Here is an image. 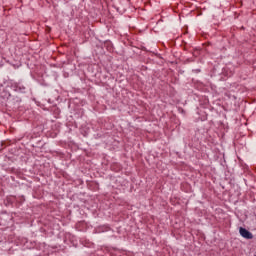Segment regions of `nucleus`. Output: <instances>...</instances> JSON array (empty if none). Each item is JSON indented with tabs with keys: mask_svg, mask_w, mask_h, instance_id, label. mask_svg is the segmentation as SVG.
Wrapping results in <instances>:
<instances>
[{
	"mask_svg": "<svg viewBox=\"0 0 256 256\" xmlns=\"http://www.w3.org/2000/svg\"><path fill=\"white\" fill-rule=\"evenodd\" d=\"M12 88H13L14 91H16L17 93H25V92L27 91V88H26L25 85H23V83H21V82L12 84Z\"/></svg>",
	"mask_w": 256,
	"mask_h": 256,
	"instance_id": "nucleus-1",
	"label": "nucleus"
},
{
	"mask_svg": "<svg viewBox=\"0 0 256 256\" xmlns=\"http://www.w3.org/2000/svg\"><path fill=\"white\" fill-rule=\"evenodd\" d=\"M239 233L241 237H244V239H253V234L243 227H240Z\"/></svg>",
	"mask_w": 256,
	"mask_h": 256,
	"instance_id": "nucleus-2",
	"label": "nucleus"
}]
</instances>
